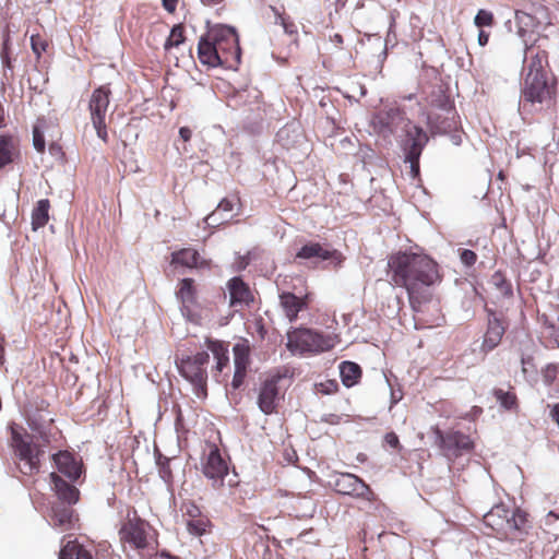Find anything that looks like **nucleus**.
<instances>
[{
  "instance_id": "0eeeda50",
  "label": "nucleus",
  "mask_w": 559,
  "mask_h": 559,
  "mask_svg": "<svg viewBox=\"0 0 559 559\" xmlns=\"http://www.w3.org/2000/svg\"><path fill=\"white\" fill-rule=\"evenodd\" d=\"M209 360L210 355L206 352H200L193 356H186L176 360L180 374L193 385L199 397H205L207 394L206 365Z\"/></svg>"
},
{
  "instance_id": "a878e982",
  "label": "nucleus",
  "mask_w": 559,
  "mask_h": 559,
  "mask_svg": "<svg viewBox=\"0 0 559 559\" xmlns=\"http://www.w3.org/2000/svg\"><path fill=\"white\" fill-rule=\"evenodd\" d=\"M227 288L230 296L229 305L236 306H249L253 302V294L250 287L240 278L233 277L227 283Z\"/></svg>"
},
{
  "instance_id": "393cba45",
  "label": "nucleus",
  "mask_w": 559,
  "mask_h": 559,
  "mask_svg": "<svg viewBox=\"0 0 559 559\" xmlns=\"http://www.w3.org/2000/svg\"><path fill=\"white\" fill-rule=\"evenodd\" d=\"M20 141L12 133H0V170L20 157Z\"/></svg>"
},
{
  "instance_id": "6ab92c4d",
  "label": "nucleus",
  "mask_w": 559,
  "mask_h": 559,
  "mask_svg": "<svg viewBox=\"0 0 559 559\" xmlns=\"http://www.w3.org/2000/svg\"><path fill=\"white\" fill-rule=\"evenodd\" d=\"M507 325L503 320L499 319L493 311L488 312V326L484 334L480 350L488 354L493 350L501 342Z\"/></svg>"
},
{
  "instance_id": "4468645a",
  "label": "nucleus",
  "mask_w": 559,
  "mask_h": 559,
  "mask_svg": "<svg viewBox=\"0 0 559 559\" xmlns=\"http://www.w3.org/2000/svg\"><path fill=\"white\" fill-rule=\"evenodd\" d=\"M295 260L330 261L335 267H338L345 261V257L340 250L331 248L329 245L308 241L296 252Z\"/></svg>"
},
{
  "instance_id": "39448f33",
  "label": "nucleus",
  "mask_w": 559,
  "mask_h": 559,
  "mask_svg": "<svg viewBox=\"0 0 559 559\" xmlns=\"http://www.w3.org/2000/svg\"><path fill=\"white\" fill-rule=\"evenodd\" d=\"M484 523L502 537H518L527 524V514L520 510H510L503 504H498L484 515Z\"/></svg>"
},
{
  "instance_id": "1a4fd4ad",
  "label": "nucleus",
  "mask_w": 559,
  "mask_h": 559,
  "mask_svg": "<svg viewBox=\"0 0 559 559\" xmlns=\"http://www.w3.org/2000/svg\"><path fill=\"white\" fill-rule=\"evenodd\" d=\"M431 432L435 436L436 445L450 459H457L474 450L472 438L460 430L449 429L443 431L435 426L431 428Z\"/></svg>"
},
{
  "instance_id": "cd10ccee",
  "label": "nucleus",
  "mask_w": 559,
  "mask_h": 559,
  "mask_svg": "<svg viewBox=\"0 0 559 559\" xmlns=\"http://www.w3.org/2000/svg\"><path fill=\"white\" fill-rule=\"evenodd\" d=\"M173 263L180 264L182 266L193 269L207 266L205 260H201L200 253L193 248H183L171 254Z\"/></svg>"
},
{
  "instance_id": "58836bf2",
  "label": "nucleus",
  "mask_w": 559,
  "mask_h": 559,
  "mask_svg": "<svg viewBox=\"0 0 559 559\" xmlns=\"http://www.w3.org/2000/svg\"><path fill=\"white\" fill-rule=\"evenodd\" d=\"M186 40L185 27L182 24H176L164 44L165 50L179 47Z\"/></svg>"
},
{
  "instance_id": "dca6fc26",
  "label": "nucleus",
  "mask_w": 559,
  "mask_h": 559,
  "mask_svg": "<svg viewBox=\"0 0 559 559\" xmlns=\"http://www.w3.org/2000/svg\"><path fill=\"white\" fill-rule=\"evenodd\" d=\"M210 33L212 35L211 39H213L224 64L228 62L229 56L238 55V38L234 28L229 26H218L211 28Z\"/></svg>"
},
{
  "instance_id": "a19ab883",
  "label": "nucleus",
  "mask_w": 559,
  "mask_h": 559,
  "mask_svg": "<svg viewBox=\"0 0 559 559\" xmlns=\"http://www.w3.org/2000/svg\"><path fill=\"white\" fill-rule=\"evenodd\" d=\"M31 46L34 53L39 58L41 53L46 51L48 41L44 36L34 34L31 36Z\"/></svg>"
},
{
  "instance_id": "37998d69",
  "label": "nucleus",
  "mask_w": 559,
  "mask_h": 559,
  "mask_svg": "<svg viewBox=\"0 0 559 559\" xmlns=\"http://www.w3.org/2000/svg\"><path fill=\"white\" fill-rule=\"evenodd\" d=\"M183 515L188 519H197L202 515L200 508L193 502H186L182 504Z\"/></svg>"
},
{
  "instance_id": "e433bc0d",
  "label": "nucleus",
  "mask_w": 559,
  "mask_h": 559,
  "mask_svg": "<svg viewBox=\"0 0 559 559\" xmlns=\"http://www.w3.org/2000/svg\"><path fill=\"white\" fill-rule=\"evenodd\" d=\"M490 284L499 292L502 297H511L513 294L512 285L501 271H496L490 278Z\"/></svg>"
},
{
  "instance_id": "c756f323",
  "label": "nucleus",
  "mask_w": 559,
  "mask_h": 559,
  "mask_svg": "<svg viewBox=\"0 0 559 559\" xmlns=\"http://www.w3.org/2000/svg\"><path fill=\"white\" fill-rule=\"evenodd\" d=\"M205 344L207 349L212 352L214 358L216 359V370L222 372L223 369L226 368L229 364L227 344L218 340H212L210 337L205 340Z\"/></svg>"
},
{
  "instance_id": "9d476101",
  "label": "nucleus",
  "mask_w": 559,
  "mask_h": 559,
  "mask_svg": "<svg viewBox=\"0 0 559 559\" xmlns=\"http://www.w3.org/2000/svg\"><path fill=\"white\" fill-rule=\"evenodd\" d=\"M201 467L203 475L211 480L214 489L224 486V479L228 475L229 467L216 444H207V449L201 459Z\"/></svg>"
},
{
  "instance_id": "2eb2a0df",
  "label": "nucleus",
  "mask_w": 559,
  "mask_h": 559,
  "mask_svg": "<svg viewBox=\"0 0 559 559\" xmlns=\"http://www.w3.org/2000/svg\"><path fill=\"white\" fill-rule=\"evenodd\" d=\"M49 524L61 532L78 528L80 521L79 513L73 506L63 502H52L49 510Z\"/></svg>"
},
{
  "instance_id": "864d4df0",
  "label": "nucleus",
  "mask_w": 559,
  "mask_h": 559,
  "mask_svg": "<svg viewBox=\"0 0 559 559\" xmlns=\"http://www.w3.org/2000/svg\"><path fill=\"white\" fill-rule=\"evenodd\" d=\"M489 40V34L485 31H480L478 34V43L480 46H486Z\"/></svg>"
},
{
  "instance_id": "13d9d810",
  "label": "nucleus",
  "mask_w": 559,
  "mask_h": 559,
  "mask_svg": "<svg viewBox=\"0 0 559 559\" xmlns=\"http://www.w3.org/2000/svg\"><path fill=\"white\" fill-rule=\"evenodd\" d=\"M535 12H536V13H537V12L543 13V14H545V17H547L546 9H545L543 5H539V7L536 9V11H535Z\"/></svg>"
},
{
  "instance_id": "473e14b6",
  "label": "nucleus",
  "mask_w": 559,
  "mask_h": 559,
  "mask_svg": "<svg viewBox=\"0 0 559 559\" xmlns=\"http://www.w3.org/2000/svg\"><path fill=\"white\" fill-rule=\"evenodd\" d=\"M50 202L48 199H41L36 203L32 211V228L37 230L44 227L49 221Z\"/></svg>"
},
{
  "instance_id": "9b49d317",
  "label": "nucleus",
  "mask_w": 559,
  "mask_h": 559,
  "mask_svg": "<svg viewBox=\"0 0 559 559\" xmlns=\"http://www.w3.org/2000/svg\"><path fill=\"white\" fill-rule=\"evenodd\" d=\"M110 88L107 85H102L93 91L88 102V110L91 114L92 123L98 138L104 142L108 141L106 115L110 103Z\"/></svg>"
},
{
  "instance_id": "4d7b16f0",
  "label": "nucleus",
  "mask_w": 559,
  "mask_h": 559,
  "mask_svg": "<svg viewBox=\"0 0 559 559\" xmlns=\"http://www.w3.org/2000/svg\"><path fill=\"white\" fill-rule=\"evenodd\" d=\"M224 0H201V2L204 4V5H207V7H213V5H216V4H219L221 2H223Z\"/></svg>"
},
{
  "instance_id": "b1692460",
  "label": "nucleus",
  "mask_w": 559,
  "mask_h": 559,
  "mask_svg": "<svg viewBox=\"0 0 559 559\" xmlns=\"http://www.w3.org/2000/svg\"><path fill=\"white\" fill-rule=\"evenodd\" d=\"M309 301V294L297 297L293 293L284 292L280 295V305L289 322L297 320L298 313L308 308Z\"/></svg>"
},
{
  "instance_id": "f704fd0d",
  "label": "nucleus",
  "mask_w": 559,
  "mask_h": 559,
  "mask_svg": "<svg viewBox=\"0 0 559 559\" xmlns=\"http://www.w3.org/2000/svg\"><path fill=\"white\" fill-rule=\"evenodd\" d=\"M271 11L274 14L275 23L281 24L284 28V32L288 34L289 36H297L298 35V27L296 23L290 19L289 15H287L284 10H280L275 7H270Z\"/></svg>"
},
{
  "instance_id": "4c0bfd02",
  "label": "nucleus",
  "mask_w": 559,
  "mask_h": 559,
  "mask_svg": "<svg viewBox=\"0 0 559 559\" xmlns=\"http://www.w3.org/2000/svg\"><path fill=\"white\" fill-rule=\"evenodd\" d=\"M211 526V522L205 515H201L197 519L187 520V530L190 534L195 536H202L207 533Z\"/></svg>"
},
{
  "instance_id": "f8f14e48",
  "label": "nucleus",
  "mask_w": 559,
  "mask_h": 559,
  "mask_svg": "<svg viewBox=\"0 0 559 559\" xmlns=\"http://www.w3.org/2000/svg\"><path fill=\"white\" fill-rule=\"evenodd\" d=\"M176 297L180 302L182 316L190 322L199 323L201 313L195 281L190 277L180 280L177 285Z\"/></svg>"
},
{
  "instance_id": "a211bd4d",
  "label": "nucleus",
  "mask_w": 559,
  "mask_h": 559,
  "mask_svg": "<svg viewBox=\"0 0 559 559\" xmlns=\"http://www.w3.org/2000/svg\"><path fill=\"white\" fill-rule=\"evenodd\" d=\"M281 376H273L265 379L259 389L258 406L265 415L276 413L277 402L280 400L278 381Z\"/></svg>"
},
{
  "instance_id": "bb28decb",
  "label": "nucleus",
  "mask_w": 559,
  "mask_h": 559,
  "mask_svg": "<svg viewBox=\"0 0 559 559\" xmlns=\"http://www.w3.org/2000/svg\"><path fill=\"white\" fill-rule=\"evenodd\" d=\"M210 31L201 36L198 45V57L201 63L215 68L223 66L222 57H219Z\"/></svg>"
},
{
  "instance_id": "7c9ffc66",
  "label": "nucleus",
  "mask_w": 559,
  "mask_h": 559,
  "mask_svg": "<svg viewBox=\"0 0 559 559\" xmlns=\"http://www.w3.org/2000/svg\"><path fill=\"white\" fill-rule=\"evenodd\" d=\"M515 22L518 25V34L524 38L528 33H533L540 24L536 15L524 10L515 11Z\"/></svg>"
},
{
  "instance_id": "7ed1b4c3",
  "label": "nucleus",
  "mask_w": 559,
  "mask_h": 559,
  "mask_svg": "<svg viewBox=\"0 0 559 559\" xmlns=\"http://www.w3.org/2000/svg\"><path fill=\"white\" fill-rule=\"evenodd\" d=\"M428 124L440 132H448L456 127L457 114L448 88L442 84L436 85L428 94Z\"/></svg>"
},
{
  "instance_id": "6e6552de",
  "label": "nucleus",
  "mask_w": 559,
  "mask_h": 559,
  "mask_svg": "<svg viewBox=\"0 0 559 559\" xmlns=\"http://www.w3.org/2000/svg\"><path fill=\"white\" fill-rule=\"evenodd\" d=\"M150 524L140 518L138 511L132 509L128 511L127 518L119 528V539L135 550H144L150 546Z\"/></svg>"
},
{
  "instance_id": "412c9836",
  "label": "nucleus",
  "mask_w": 559,
  "mask_h": 559,
  "mask_svg": "<svg viewBox=\"0 0 559 559\" xmlns=\"http://www.w3.org/2000/svg\"><path fill=\"white\" fill-rule=\"evenodd\" d=\"M403 112L399 108L378 111L372 118V124L383 135L393 134L403 120Z\"/></svg>"
},
{
  "instance_id": "bf43d9fd",
  "label": "nucleus",
  "mask_w": 559,
  "mask_h": 559,
  "mask_svg": "<svg viewBox=\"0 0 559 559\" xmlns=\"http://www.w3.org/2000/svg\"><path fill=\"white\" fill-rule=\"evenodd\" d=\"M331 385H333L334 388H336V386H337V384H336V383H334V382H331Z\"/></svg>"
},
{
  "instance_id": "f3484780",
  "label": "nucleus",
  "mask_w": 559,
  "mask_h": 559,
  "mask_svg": "<svg viewBox=\"0 0 559 559\" xmlns=\"http://www.w3.org/2000/svg\"><path fill=\"white\" fill-rule=\"evenodd\" d=\"M234 353V365L235 372L231 381V385L234 389H239L247 377V371L250 366V344L249 341L242 338L240 342L236 343L233 347Z\"/></svg>"
},
{
  "instance_id": "4be33fe9",
  "label": "nucleus",
  "mask_w": 559,
  "mask_h": 559,
  "mask_svg": "<svg viewBox=\"0 0 559 559\" xmlns=\"http://www.w3.org/2000/svg\"><path fill=\"white\" fill-rule=\"evenodd\" d=\"M52 461L57 469L66 477L75 481L82 473V463L73 453L69 451H59L52 454Z\"/></svg>"
},
{
  "instance_id": "6e6d98bb",
  "label": "nucleus",
  "mask_w": 559,
  "mask_h": 559,
  "mask_svg": "<svg viewBox=\"0 0 559 559\" xmlns=\"http://www.w3.org/2000/svg\"><path fill=\"white\" fill-rule=\"evenodd\" d=\"M331 41L334 43L336 47L342 48L344 39L341 34L336 33L333 36H331Z\"/></svg>"
},
{
  "instance_id": "c03bdc74",
  "label": "nucleus",
  "mask_w": 559,
  "mask_h": 559,
  "mask_svg": "<svg viewBox=\"0 0 559 559\" xmlns=\"http://www.w3.org/2000/svg\"><path fill=\"white\" fill-rule=\"evenodd\" d=\"M460 259L466 266H472L477 261V254L469 249H463L460 253Z\"/></svg>"
},
{
  "instance_id": "49530a36",
  "label": "nucleus",
  "mask_w": 559,
  "mask_h": 559,
  "mask_svg": "<svg viewBox=\"0 0 559 559\" xmlns=\"http://www.w3.org/2000/svg\"><path fill=\"white\" fill-rule=\"evenodd\" d=\"M157 464L159 465V472L163 475L164 478H170L171 477V471L169 467V459L159 456L157 460Z\"/></svg>"
},
{
  "instance_id": "c85d7f7f",
  "label": "nucleus",
  "mask_w": 559,
  "mask_h": 559,
  "mask_svg": "<svg viewBox=\"0 0 559 559\" xmlns=\"http://www.w3.org/2000/svg\"><path fill=\"white\" fill-rule=\"evenodd\" d=\"M59 559H95L92 549L78 539L67 542L59 551Z\"/></svg>"
},
{
  "instance_id": "5fc2aeb1",
  "label": "nucleus",
  "mask_w": 559,
  "mask_h": 559,
  "mask_svg": "<svg viewBox=\"0 0 559 559\" xmlns=\"http://www.w3.org/2000/svg\"><path fill=\"white\" fill-rule=\"evenodd\" d=\"M175 408H176V427H177V429H179L183 425L182 413H181V409L179 406H177Z\"/></svg>"
},
{
  "instance_id": "c9c22d12",
  "label": "nucleus",
  "mask_w": 559,
  "mask_h": 559,
  "mask_svg": "<svg viewBox=\"0 0 559 559\" xmlns=\"http://www.w3.org/2000/svg\"><path fill=\"white\" fill-rule=\"evenodd\" d=\"M493 396L499 402L501 407L508 411L516 409L519 407L518 396L515 392L511 389L510 391H504L502 389H495L492 391Z\"/></svg>"
},
{
  "instance_id": "ddd939ff",
  "label": "nucleus",
  "mask_w": 559,
  "mask_h": 559,
  "mask_svg": "<svg viewBox=\"0 0 559 559\" xmlns=\"http://www.w3.org/2000/svg\"><path fill=\"white\" fill-rule=\"evenodd\" d=\"M332 486L335 492L343 496H349L368 502H373L376 500V493L370 486L352 473L338 474Z\"/></svg>"
},
{
  "instance_id": "79ce46f5",
  "label": "nucleus",
  "mask_w": 559,
  "mask_h": 559,
  "mask_svg": "<svg viewBox=\"0 0 559 559\" xmlns=\"http://www.w3.org/2000/svg\"><path fill=\"white\" fill-rule=\"evenodd\" d=\"M477 27L492 26L495 23L493 14L487 10H479L474 19Z\"/></svg>"
},
{
  "instance_id": "603ef678",
  "label": "nucleus",
  "mask_w": 559,
  "mask_h": 559,
  "mask_svg": "<svg viewBox=\"0 0 559 559\" xmlns=\"http://www.w3.org/2000/svg\"><path fill=\"white\" fill-rule=\"evenodd\" d=\"M179 135L180 138L185 141V142H188L190 141L191 136H192V131L190 128L188 127H181L179 129Z\"/></svg>"
},
{
  "instance_id": "423d86ee",
  "label": "nucleus",
  "mask_w": 559,
  "mask_h": 559,
  "mask_svg": "<svg viewBox=\"0 0 559 559\" xmlns=\"http://www.w3.org/2000/svg\"><path fill=\"white\" fill-rule=\"evenodd\" d=\"M335 346V337L310 329H295L287 333V348L292 353H321Z\"/></svg>"
},
{
  "instance_id": "2f4dec72",
  "label": "nucleus",
  "mask_w": 559,
  "mask_h": 559,
  "mask_svg": "<svg viewBox=\"0 0 559 559\" xmlns=\"http://www.w3.org/2000/svg\"><path fill=\"white\" fill-rule=\"evenodd\" d=\"M342 382L345 386L352 388L357 384L361 378V368L353 361H343L340 366Z\"/></svg>"
},
{
  "instance_id": "f03ea898",
  "label": "nucleus",
  "mask_w": 559,
  "mask_h": 559,
  "mask_svg": "<svg viewBox=\"0 0 559 559\" xmlns=\"http://www.w3.org/2000/svg\"><path fill=\"white\" fill-rule=\"evenodd\" d=\"M525 43V58L522 69L521 104L527 106H546L555 104L557 96V82L547 70L548 52L540 45Z\"/></svg>"
},
{
  "instance_id": "a18cd8bd",
  "label": "nucleus",
  "mask_w": 559,
  "mask_h": 559,
  "mask_svg": "<svg viewBox=\"0 0 559 559\" xmlns=\"http://www.w3.org/2000/svg\"><path fill=\"white\" fill-rule=\"evenodd\" d=\"M33 144L37 152L44 153L45 138L44 134L37 128H35L33 131Z\"/></svg>"
},
{
  "instance_id": "de8ad7c7",
  "label": "nucleus",
  "mask_w": 559,
  "mask_h": 559,
  "mask_svg": "<svg viewBox=\"0 0 559 559\" xmlns=\"http://www.w3.org/2000/svg\"><path fill=\"white\" fill-rule=\"evenodd\" d=\"M384 441L392 449H395V450L402 449L400 439H399L397 435L393 431L385 433Z\"/></svg>"
},
{
  "instance_id": "5701e85b",
  "label": "nucleus",
  "mask_w": 559,
  "mask_h": 559,
  "mask_svg": "<svg viewBox=\"0 0 559 559\" xmlns=\"http://www.w3.org/2000/svg\"><path fill=\"white\" fill-rule=\"evenodd\" d=\"M49 477L52 484V489L57 496L56 502H63L71 506H74L79 502L80 490L75 486L67 483L55 472L50 473Z\"/></svg>"
},
{
  "instance_id": "20e7f679",
  "label": "nucleus",
  "mask_w": 559,
  "mask_h": 559,
  "mask_svg": "<svg viewBox=\"0 0 559 559\" xmlns=\"http://www.w3.org/2000/svg\"><path fill=\"white\" fill-rule=\"evenodd\" d=\"M11 445L17 459V466L22 474L33 476L39 473L41 463L40 457L44 450L33 441L23 427L15 424L11 425Z\"/></svg>"
},
{
  "instance_id": "aec40b11",
  "label": "nucleus",
  "mask_w": 559,
  "mask_h": 559,
  "mask_svg": "<svg viewBox=\"0 0 559 559\" xmlns=\"http://www.w3.org/2000/svg\"><path fill=\"white\" fill-rule=\"evenodd\" d=\"M411 138V144L406 147L405 160L411 163L412 169L416 173L419 170V157L425 144L428 141L427 134L420 127L413 126L407 130Z\"/></svg>"
},
{
  "instance_id": "09e8293b",
  "label": "nucleus",
  "mask_w": 559,
  "mask_h": 559,
  "mask_svg": "<svg viewBox=\"0 0 559 559\" xmlns=\"http://www.w3.org/2000/svg\"><path fill=\"white\" fill-rule=\"evenodd\" d=\"M521 366H522V372L524 374L527 373V366L533 364V357L528 355L521 354Z\"/></svg>"
},
{
  "instance_id": "f257e3e1",
  "label": "nucleus",
  "mask_w": 559,
  "mask_h": 559,
  "mask_svg": "<svg viewBox=\"0 0 559 559\" xmlns=\"http://www.w3.org/2000/svg\"><path fill=\"white\" fill-rule=\"evenodd\" d=\"M388 274L391 282L406 289L409 306L416 313V328L440 326L444 317L438 304L431 306L433 313L426 318L425 308L432 300L431 287L442 281L439 264L429 255L397 251L388 258Z\"/></svg>"
},
{
  "instance_id": "72a5a7b5",
  "label": "nucleus",
  "mask_w": 559,
  "mask_h": 559,
  "mask_svg": "<svg viewBox=\"0 0 559 559\" xmlns=\"http://www.w3.org/2000/svg\"><path fill=\"white\" fill-rule=\"evenodd\" d=\"M543 380L551 388L552 395L559 399V365H548L543 371Z\"/></svg>"
},
{
  "instance_id": "8fccbe9b",
  "label": "nucleus",
  "mask_w": 559,
  "mask_h": 559,
  "mask_svg": "<svg viewBox=\"0 0 559 559\" xmlns=\"http://www.w3.org/2000/svg\"><path fill=\"white\" fill-rule=\"evenodd\" d=\"M164 9L169 12L174 13L178 5V0H162Z\"/></svg>"
},
{
  "instance_id": "3c124183",
  "label": "nucleus",
  "mask_w": 559,
  "mask_h": 559,
  "mask_svg": "<svg viewBox=\"0 0 559 559\" xmlns=\"http://www.w3.org/2000/svg\"><path fill=\"white\" fill-rule=\"evenodd\" d=\"M7 118H8L7 110L3 106V104L0 102V130L7 127V124H8Z\"/></svg>"
},
{
  "instance_id": "ea45409f",
  "label": "nucleus",
  "mask_w": 559,
  "mask_h": 559,
  "mask_svg": "<svg viewBox=\"0 0 559 559\" xmlns=\"http://www.w3.org/2000/svg\"><path fill=\"white\" fill-rule=\"evenodd\" d=\"M234 209V203L233 201L228 200V199H223L219 204L217 205L216 210L214 212H212L210 215H207V217L205 218V222L207 223V225H219L223 223V221H218L217 219V215L221 211L223 212H231Z\"/></svg>"
}]
</instances>
